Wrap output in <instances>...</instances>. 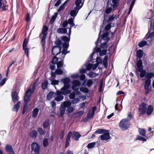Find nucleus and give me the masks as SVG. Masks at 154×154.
I'll return each mask as SVG.
<instances>
[{
	"mask_svg": "<svg viewBox=\"0 0 154 154\" xmlns=\"http://www.w3.org/2000/svg\"><path fill=\"white\" fill-rule=\"evenodd\" d=\"M143 52L141 50H137L136 52V56L137 59L140 60V59L143 57Z\"/></svg>",
	"mask_w": 154,
	"mask_h": 154,
	"instance_id": "obj_22",
	"label": "nucleus"
},
{
	"mask_svg": "<svg viewBox=\"0 0 154 154\" xmlns=\"http://www.w3.org/2000/svg\"><path fill=\"white\" fill-rule=\"evenodd\" d=\"M151 84V81L145 80L144 85V88L145 90L150 89L149 88Z\"/></svg>",
	"mask_w": 154,
	"mask_h": 154,
	"instance_id": "obj_26",
	"label": "nucleus"
},
{
	"mask_svg": "<svg viewBox=\"0 0 154 154\" xmlns=\"http://www.w3.org/2000/svg\"><path fill=\"white\" fill-rule=\"evenodd\" d=\"M5 149L6 152H8L9 154H14V152L13 150V148L11 147V146L6 145Z\"/></svg>",
	"mask_w": 154,
	"mask_h": 154,
	"instance_id": "obj_17",
	"label": "nucleus"
},
{
	"mask_svg": "<svg viewBox=\"0 0 154 154\" xmlns=\"http://www.w3.org/2000/svg\"><path fill=\"white\" fill-rule=\"evenodd\" d=\"M130 125L129 120L128 119H124L120 121L119 126L122 130H126L130 127Z\"/></svg>",
	"mask_w": 154,
	"mask_h": 154,
	"instance_id": "obj_3",
	"label": "nucleus"
},
{
	"mask_svg": "<svg viewBox=\"0 0 154 154\" xmlns=\"http://www.w3.org/2000/svg\"><path fill=\"white\" fill-rule=\"evenodd\" d=\"M112 5L110 3H107L106 8L105 10V12L109 14L111 12L112 10Z\"/></svg>",
	"mask_w": 154,
	"mask_h": 154,
	"instance_id": "obj_18",
	"label": "nucleus"
},
{
	"mask_svg": "<svg viewBox=\"0 0 154 154\" xmlns=\"http://www.w3.org/2000/svg\"><path fill=\"white\" fill-rule=\"evenodd\" d=\"M51 82V84L52 85H58L59 81L57 80H55L54 79H50Z\"/></svg>",
	"mask_w": 154,
	"mask_h": 154,
	"instance_id": "obj_45",
	"label": "nucleus"
},
{
	"mask_svg": "<svg viewBox=\"0 0 154 154\" xmlns=\"http://www.w3.org/2000/svg\"><path fill=\"white\" fill-rule=\"evenodd\" d=\"M43 144V146L44 147H46L48 146V142L47 138H45L44 139Z\"/></svg>",
	"mask_w": 154,
	"mask_h": 154,
	"instance_id": "obj_47",
	"label": "nucleus"
},
{
	"mask_svg": "<svg viewBox=\"0 0 154 154\" xmlns=\"http://www.w3.org/2000/svg\"><path fill=\"white\" fill-rule=\"evenodd\" d=\"M70 79L69 78L66 77L65 79L61 80V81H63V83L64 84V85H66L68 86H70V85L69 84L70 82Z\"/></svg>",
	"mask_w": 154,
	"mask_h": 154,
	"instance_id": "obj_23",
	"label": "nucleus"
},
{
	"mask_svg": "<svg viewBox=\"0 0 154 154\" xmlns=\"http://www.w3.org/2000/svg\"><path fill=\"white\" fill-rule=\"evenodd\" d=\"M39 109L38 108H35L32 112V116L33 118H35L38 115Z\"/></svg>",
	"mask_w": 154,
	"mask_h": 154,
	"instance_id": "obj_34",
	"label": "nucleus"
},
{
	"mask_svg": "<svg viewBox=\"0 0 154 154\" xmlns=\"http://www.w3.org/2000/svg\"><path fill=\"white\" fill-rule=\"evenodd\" d=\"M72 88L74 91H78L79 89V86L81 84V82L77 80H74L72 82Z\"/></svg>",
	"mask_w": 154,
	"mask_h": 154,
	"instance_id": "obj_7",
	"label": "nucleus"
},
{
	"mask_svg": "<svg viewBox=\"0 0 154 154\" xmlns=\"http://www.w3.org/2000/svg\"><path fill=\"white\" fill-rule=\"evenodd\" d=\"M46 37L42 36V37L41 38V44L43 47H44L45 44Z\"/></svg>",
	"mask_w": 154,
	"mask_h": 154,
	"instance_id": "obj_46",
	"label": "nucleus"
},
{
	"mask_svg": "<svg viewBox=\"0 0 154 154\" xmlns=\"http://www.w3.org/2000/svg\"><path fill=\"white\" fill-rule=\"evenodd\" d=\"M153 111V107L151 105L148 106L146 111V114L148 115H150Z\"/></svg>",
	"mask_w": 154,
	"mask_h": 154,
	"instance_id": "obj_29",
	"label": "nucleus"
},
{
	"mask_svg": "<svg viewBox=\"0 0 154 154\" xmlns=\"http://www.w3.org/2000/svg\"><path fill=\"white\" fill-rule=\"evenodd\" d=\"M94 115V113L92 112H91L90 111H89L87 113V117L88 119H91L93 117Z\"/></svg>",
	"mask_w": 154,
	"mask_h": 154,
	"instance_id": "obj_56",
	"label": "nucleus"
},
{
	"mask_svg": "<svg viewBox=\"0 0 154 154\" xmlns=\"http://www.w3.org/2000/svg\"><path fill=\"white\" fill-rule=\"evenodd\" d=\"M27 104H24L23 105V110L22 112V114H24L25 112L27 111Z\"/></svg>",
	"mask_w": 154,
	"mask_h": 154,
	"instance_id": "obj_59",
	"label": "nucleus"
},
{
	"mask_svg": "<svg viewBox=\"0 0 154 154\" xmlns=\"http://www.w3.org/2000/svg\"><path fill=\"white\" fill-rule=\"evenodd\" d=\"M109 33L107 32L103 33L101 35L102 39L101 41H100V43L101 44L100 45V47L102 48H107V43L109 40V38L108 37Z\"/></svg>",
	"mask_w": 154,
	"mask_h": 154,
	"instance_id": "obj_2",
	"label": "nucleus"
},
{
	"mask_svg": "<svg viewBox=\"0 0 154 154\" xmlns=\"http://www.w3.org/2000/svg\"><path fill=\"white\" fill-rule=\"evenodd\" d=\"M65 56L63 57V58H64ZM63 59L62 60V59L60 60V61L57 62V68H60L62 67L63 66Z\"/></svg>",
	"mask_w": 154,
	"mask_h": 154,
	"instance_id": "obj_31",
	"label": "nucleus"
},
{
	"mask_svg": "<svg viewBox=\"0 0 154 154\" xmlns=\"http://www.w3.org/2000/svg\"><path fill=\"white\" fill-rule=\"evenodd\" d=\"M146 103L143 102L139 106V111L141 114H145L146 112Z\"/></svg>",
	"mask_w": 154,
	"mask_h": 154,
	"instance_id": "obj_12",
	"label": "nucleus"
},
{
	"mask_svg": "<svg viewBox=\"0 0 154 154\" xmlns=\"http://www.w3.org/2000/svg\"><path fill=\"white\" fill-rule=\"evenodd\" d=\"M80 100L79 98H75L72 99L71 101V103H72L73 104H76L77 103L79 102Z\"/></svg>",
	"mask_w": 154,
	"mask_h": 154,
	"instance_id": "obj_49",
	"label": "nucleus"
},
{
	"mask_svg": "<svg viewBox=\"0 0 154 154\" xmlns=\"http://www.w3.org/2000/svg\"><path fill=\"white\" fill-rule=\"evenodd\" d=\"M80 91L82 92L88 93L89 92L88 89L85 87H82L80 88Z\"/></svg>",
	"mask_w": 154,
	"mask_h": 154,
	"instance_id": "obj_43",
	"label": "nucleus"
},
{
	"mask_svg": "<svg viewBox=\"0 0 154 154\" xmlns=\"http://www.w3.org/2000/svg\"><path fill=\"white\" fill-rule=\"evenodd\" d=\"M63 48L68 49L69 47V42H64L62 44Z\"/></svg>",
	"mask_w": 154,
	"mask_h": 154,
	"instance_id": "obj_62",
	"label": "nucleus"
},
{
	"mask_svg": "<svg viewBox=\"0 0 154 154\" xmlns=\"http://www.w3.org/2000/svg\"><path fill=\"white\" fill-rule=\"evenodd\" d=\"M49 119H46L43 122V126L44 128H46L48 127L49 125Z\"/></svg>",
	"mask_w": 154,
	"mask_h": 154,
	"instance_id": "obj_39",
	"label": "nucleus"
},
{
	"mask_svg": "<svg viewBox=\"0 0 154 154\" xmlns=\"http://www.w3.org/2000/svg\"><path fill=\"white\" fill-rule=\"evenodd\" d=\"M84 113L83 111H80L74 113L75 118H78L81 116Z\"/></svg>",
	"mask_w": 154,
	"mask_h": 154,
	"instance_id": "obj_41",
	"label": "nucleus"
},
{
	"mask_svg": "<svg viewBox=\"0 0 154 154\" xmlns=\"http://www.w3.org/2000/svg\"><path fill=\"white\" fill-rule=\"evenodd\" d=\"M115 17L113 15H112L110 16L108 19L107 20V23H110L111 22H112L114 20Z\"/></svg>",
	"mask_w": 154,
	"mask_h": 154,
	"instance_id": "obj_57",
	"label": "nucleus"
},
{
	"mask_svg": "<svg viewBox=\"0 0 154 154\" xmlns=\"http://www.w3.org/2000/svg\"><path fill=\"white\" fill-rule=\"evenodd\" d=\"M70 37L68 38L66 36H62L61 37V40L63 41L64 42H69L70 40Z\"/></svg>",
	"mask_w": 154,
	"mask_h": 154,
	"instance_id": "obj_38",
	"label": "nucleus"
},
{
	"mask_svg": "<svg viewBox=\"0 0 154 154\" xmlns=\"http://www.w3.org/2000/svg\"><path fill=\"white\" fill-rule=\"evenodd\" d=\"M11 97L12 101L14 103H16V102H19V97L16 91H14V92H12L11 93Z\"/></svg>",
	"mask_w": 154,
	"mask_h": 154,
	"instance_id": "obj_14",
	"label": "nucleus"
},
{
	"mask_svg": "<svg viewBox=\"0 0 154 154\" xmlns=\"http://www.w3.org/2000/svg\"><path fill=\"white\" fill-rule=\"evenodd\" d=\"M81 136V135L78 132H76L75 134L73 135L72 137V138L74 140L77 141L78 140L79 138Z\"/></svg>",
	"mask_w": 154,
	"mask_h": 154,
	"instance_id": "obj_27",
	"label": "nucleus"
},
{
	"mask_svg": "<svg viewBox=\"0 0 154 154\" xmlns=\"http://www.w3.org/2000/svg\"><path fill=\"white\" fill-rule=\"evenodd\" d=\"M54 93L53 91L50 92L47 95V99L48 100H50L54 95Z\"/></svg>",
	"mask_w": 154,
	"mask_h": 154,
	"instance_id": "obj_37",
	"label": "nucleus"
},
{
	"mask_svg": "<svg viewBox=\"0 0 154 154\" xmlns=\"http://www.w3.org/2000/svg\"><path fill=\"white\" fill-rule=\"evenodd\" d=\"M8 7L7 2L5 0L2 2V0H0V9H1V11H8Z\"/></svg>",
	"mask_w": 154,
	"mask_h": 154,
	"instance_id": "obj_8",
	"label": "nucleus"
},
{
	"mask_svg": "<svg viewBox=\"0 0 154 154\" xmlns=\"http://www.w3.org/2000/svg\"><path fill=\"white\" fill-rule=\"evenodd\" d=\"M32 151L34 154H39L40 152V146L36 142H33L31 144Z\"/></svg>",
	"mask_w": 154,
	"mask_h": 154,
	"instance_id": "obj_6",
	"label": "nucleus"
},
{
	"mask_svg": "<svg viewBox=\"0 0 154 154\" xmlns=\"http://www.w3.org/2000/svg\"><path fill=\"white\" fill-rule=\"evenodd\" d=\"M37 131L41 135H45V131L41 128H38L37 129Z\"/></svg>",
	"mask_w": 154,
	"mask_h": 154,
	"instance_id": "obj_52",
	"label": "nucleus"
},
{
	"mask_svg": "<svg viewBox=\"0 0 154 154\" xmlns=\"http://www.w3.org/2000/svg\"><path fill=\"white\" fill-rule=\"evenodd\" d=\"M106 132H108V130L103 129H98L95 132V134H104Z\"/></svg>",
	"mask_w": 154,
	"mask_h": 154,
	"instance_id": "obj_33",
	"label": "nucleus"
},
{
	"mask_svg": "<svg viewBox=\"0 0 154 154\" xmlns=\"http://www.w3.org/2000/svg\"><path fill=\"white\" fill-rule=\"evenodd\" d=\"M147 42L146 41H142L138 44V46L139 47H143L146 45Z\"/></svg>",
	"mask_w": 154,
	"mask_h": 154,
	"instance_id": "obj_53",
	"label": "nucleus"
},
{
	"mask_svg": "<svg viewBox=\"0 0 154 154\" xmlns=\"http://www.w3.org/2000/svg\"><path fill=\"white\" fill-rule=\"evenodd\" d=\"M119 0H112V2L113 3L112 6L113 8L117 7L118 5L119 2Z\"/></svg>",
	"mask_w": 154,
	"mask_h": 154,
	"instance_id": "obj_44",
	"label": "nucleus"
},
{
	"mask_svg": "<svg viewBox=\"0 0 154 154\" xmlns=\"http://www.w3.org/2000/svg\"><path fill=\"white\" fill-rule=\"evenodd\" d=\"M48 28L45 26H44L43 27L42 33L43 34L42 36L46 37L47 33L48 31Z\"/></svg>",
	"mask_w": 154,
	"mask_h": 154,
	"instance_id": "obj_24",
	"label": "nucleus"
},
{
	"mask_svg": "<svg viewBox=\"0 0 154 154\" xmlns=\"http://www.w3.org/2000/svg\"><path fill=\"white\" fill-rule=\"evenodd\" d=\"M48 84V80L45 79L43 82L42 84V90H45L47 89Z\"/></svg>",
	"mask_w": 154,
	"mask_h": 154,
	"instance_id": "obj_25",
	"label": "nucleus"
},
{
	"mask_svg": "<svg viewBox=\"0 0 154 154\" xmlns=\"http://www.w3.org/2000/svg\"><path fill=\"white\" fill-rule=\"evenodd\" d=\"M60 59L61 60V58H57L56 56H54L52 60L51 63L52 64H56L58 62V61Z\"/></svg>",
	"mask_w": 154,
	"mask_h": 154,
	"instance_id": "obj_42",
	"label": "nucleus"
},
{
	"mask_svg": "<svg viewBox=\"0 0 154 154\" xmlns=\"http://www.w3.org/2000/svg\"><path fill=\"white\" fill-rule=\"evenodd\" d=\"M90 78H94L98 75V74L93 71H90L88 74Z\"/></svg>",
	"mask_w": 154,
	"mask_h": 154,
	"instance_id": "obj_32",
	"label": "nucleus"
},
{
	"mask_svg": "<svg viewBox=\"0 0 154 154\" xmlns=\"http://www.w3.org/2000/svg\"><path fill=\"white\" fill-rule=\"evenodd\" d=\"M58 33L64 34L67 32V29L66 28H60L58 29L57 30Z\"/></svg>",
	"mask_w": 154,
	"mask_h": 154,
	"instance_id": "obj_28",
	"label": "nucleus"
},
{
	"mask_svg": "<svg viewBox=\"0 0 154 154\" xmlns=\"http://www.w3.org/2000/svg\"><path fill=\"white\" fill-rule=\"evenodd\" d=\"M24 100L25 102V103L24 104H27V103L29 101L30 97L25 95L24 97Z\"/></svg>",
	"mask_w": 154,
	"mask_h": 154,
	"instance_id": "obj_55",
	"label": "nucleus"
},
{
	"mask_svg": "<svg viewBox=\"0 0 154 154\" xmlns=\"http://www.w3.org/2000/svg\"><path fill=\"white\" fill-rule=\"evenodd\" d=\"M110 138L109 134L108 131V132H106L104 133L103 134L100 136L98 138V139L102 140H106Z\"/></svg>",
	"mask_w": 154,
	"mask_h": 154,
	"instance_id": "obj_13",
	"label": "nucleus"
},
{
	"mask_svg": "<svg viewBox=\"0 0 154 154\" xmlns=\"http://www.w3.org/2000/svg\"><path fill=\"white\" fill-rule=\"evenodd\" d=\"M108 56H106L104 57L103 60V65L106 68H107L108 66Z\"/></svg>",
	"mask_w": 154,
	"mask_h": 154,
	"instance_id": "obj_35",
	"label": "nucleus"
},
{
	"mask_svg": "<svg viewBox=\"0 0 154 154\" xmlns=\"http://www.w3.org/2000/svg\"><path fill=\"white\" fill-rule=\"evenodd\" d=\"M154 76V73L152 72H148L146 73L145 78L146 79L145 80L150 81L151 79Z\"/></svg>",
	"mask_w": 154,
	"mask_h": 154,
	"instance_id": "obj_20",
	"label": "nucleus"
},
{
	"mask_svg": "<svg viewBox=\"0 0 154 154\" xmlns=\"http://www.w3.org/2000/svg\"><path fill=\"white\" fill-rule=\"evenodd\" d=\"M102 59L100 57H97L96 59V62L97 64H98V65H99V64L102 63Z\"/></svg>",
	"mask_w": 154,
	"mask_h": 154,
	"instance_id": "obj_60",
	"label": "nucleus"
},
{
	"mask_svg": "<svg viewBox=\"0 0 154 154\" xmlns=\"http://www.w3.org/2000/svg\"><path fill=\"white\" fill-rule=\"evenodd\" d=\"M37 135V132L35 130H32L30 133L29 134V137L32 138H35Z\"/></svg>",
	"mask_w": 154,
	"mask_h": 154,
	"instance_id": "obj_30",
	"label": "nucleus"
},
{
	"mask_svg": "<svg viewBox=\"0 0 154 154\" xmlns=\"http://www.w3.org/2000/svg\"><path fill=\"white\" fill-rule=\"evenodd\" d=\"M79 10L78 9H75V8L74 7V9L70 11V14L74 18L77 15Z\"/></svg>",
	"mask_w": 154,
	"mask_h": 154,
	"instance_id": "obj_19",
	"label": "nucleus"
},
{
	"mask_svg": "<svg viewBox=\"0 0 154 154\" xmlns=\"http://www.w3.org/2000/svg\"><path fill=\"white\" fill-rule=\"evenodd\" d=\"M136 65L137 71L140 73L139 76L140 78H143L144 77H145L146 71V70L143 69L142 60H137Z\"/></svg>",
	"mask_w": 154,
	"mask_h": 154,
	"instance_id": "obj_1",
	"label": "nucleus"
},
{
	"mask_svg": "<svg viewBox=\"0 0 154 154\" xmlns=\"http://www.w3.org/2000/svg\"><path fill=\"white\" fill-rule=\"evenodd\" d=\"M36 83L35 81L34 83L33 84V85L32 86V88H29L28 89L30 90L31 92L32 93H33V92H34L35 90V86H36Z\"/></svg>",
	"mask_w": 154,
	"mask_h": 154,
	"instance_id": "obj_51",
	"label": "nucleus"
},
{
	"mask_svg": "<svg viewBox=\"0 0 154 154\" xmlns=\"http://www.w3.org/2000/svg\"><path fill=\"white\" fill-rule=\"evenodd\" d=\"M97 142H92L88 144L87 147L88 149L93 148Z\"/></svg>",
	"mask_w": 154,
	"mask_h": 154,
	"instance_id": "obj_50",
	"label": "nucleus"
},
{
	"mask_svg": "<svg viewBox=\"0 0 154 154\" xmlns=\"http://www.w3.org/2000/svg\"><path fill=\"white\" fill-rule=\"evenodd\" d=\"M28 42L26 38L24 39L23 44V49L25 51V54L26 55L27 57H29V48H27V45Z\"/></svg>",
	"mask_w": 154,
	"mask_h": 154,
	"instance_id": "obj_9",
	"label": "nucleus"
},
{
	"mask_svg": "<svg viewBox=\"0 0 154 154\" xmlns=\"http://www.w3.org/2000/svg\"><path fill=\"white\" fill-rule=\"evenodd\" d=\"M57 95V96L55 98V100L57 102H59L63 100L64 97L63 95Z\"/></svg>",
	"mask_w": 154,
	"mask_h": 154,
	"instance_id": "obj_40",
	"label": "nucleus"
},
{
	"mask_svg": "<svg viewBox=\"0 0 154 154\" xmlns=\"http://www.w3.org/2000/svg\"><path fill=\"white\" fill-rule=\"evenodd\" d=\"M107 51V50H101L100 48H95L94 50V51L90 55V61H92V58L94 55V54L96 53L98 54V53H99V55L100 56H102L103 55H105L106 54V52Z\"/></svg>",
	"mask_w": 154,
	"mask_h": 154,
	"instance_id": "obj_5",
	"label": "nucleus"
},
{
	"mask_svg": "<svg viewBox=\"0 0 154 154\" xmlns=\"http://www.w3.org/2000/svg\"><path fill=\"white\" fill-rule=\"evenodd\" d=\"M57 17V15H54L51 17L50 21V23L51 24H53L54 23V22L55 20Z\"/></svg>",
	"mask_w": 154,
	"mask_h": 154,
	"instance_id": "obj_63",
	"label": "nucleus"
},
{
	"mask_svg": "<svg viewBox=\"0 0 154 154\" xmlns=\"http://www.w3.org/2000/svg\"><path fill=\"white\" fill-rule=\"evenodd\" d=\"M69 94V97L70 99H73L75 98V94L74 93L72 92Z\"/></svg>",
	"mask_w": 154,
	"mask_h": 154,
	"instance_id": "obj_61",
	"label": "nucleus"
},
{
	"mask_svg": "<svg viewBox=\"0 0 154 154\" xmlns=\"http://www.w3.org/2000/svg\"><path fill=\"white\" fill-rule=\"evenodd\" d=\"M20 103L21 102L20 101L17 102L16 104L14 105L12 109L13 111L16 112H17L20 106Z\"/></svg>",
	"mask_w": 154,
	"mask_h": 154,
	"instance_id": "obj_21",
	"label": "nucleus"
},
{
	"mask_svg": "<svg viewBox=\"0 0 154 154\" xmlns=\"http://www.w3.org/2000/svg\"><path fill=\"white\" fill-rule=\"evenodd\" d=\"M66 109V108L65 105L64 104V102L60 105V114L59 116L60 117H63V115L65 113Z\"/></svg>",
	"mask_w": 154,
	"mask_h": 154,
	"instance_id": "obj_16",
	"label": "nucleus"
},
{
	"mask_svg": "<svg viewBox=\"0 0 154 154\" xmlns=\"http://www.w3.org/2000/svg\"><path fill=\"white\" fill-rule=\"evenodd\" d=\"M61 48L59 46H55L53 47L52 50V53L54 55H57L61 52Z\"/></svg>",
	"mask_w": 154,
	"mask_h": 154,
	"instance_id": "obj_10",
	"label": "nucleus"
},
{
	"mask_svg": "<svg viewBox=\"0 0 154 154\" xmlns=\"http://www.w3.org/2000/svg\"><path fill=\"white\" fill-rule=\"evenodd\" d=\"M64 104L66 108H67L66 111L68 113H71L72 112L74 109L73 107L71 106V103L70 102L67 101H65Z\"/></svg>",
	"mask_w": 154,
	"mask_h": 154,
	"instance_id": "obj_11",
	"label": "nucleus"
},
{
	"mask_svg": "<svg viewBox=\"0 0 154 154\" xmlns=\"http://www.w3.org/2000/svg\"><path fill=\"white\" fill-rule=\"evenodd\" d=\"M93 83V82L91 79H88L86 85L88 87H90Z\"/></svg>",
	"mask_w": 154,
	"mask_h": 154,
	"instance_id": "obj_58",
	"label": "nucleus"
},
{
	"mask_svg": "<svg viewBox=\"0 0 154 154\" xmlns=\"http://www.w3.org/2000/svg\"><path fill=\"white\" fill-rule=\"evenodd\" d=\"M70 86L64 85V86L61 88L60 91H57L56 94L57 95H63L66 96L67 95L70 94L71 91L69 89Z\"/></svg>",
	"mask_w": 154,
	"mask_h": 154,
	"instance_id": "obj_4",
	"label": "nucleus"
},
{
	"mask_svg": "<svg viewBox=\"0 0 154 154\" xmlns=\"http://www.w3.org/2000/svg\"><path fill=\"white\" fill-rule=\"evenodd\" d=\"M84 2L82 0H76L75 2L76 6L75 8V9L79 10L82 7Z\"/></svg>",
	"mask_w": 154,
	"mask_h": 154,
	"instance_id": "obj_15",
	"label": "nucleus"
},
{
	"mask_svg": "<svg viewBox=\"0 0 154 154\" xmlns=\"http://www.w3.org/2000/svg\"><path fill=\"white\" fill-rule=\"evenodd\" d=\"M111 27V26L110 24H109L106 25L105 27V29L106 31H108L110 29Z\"/></svg>",
	"mask_w": 154,
	"mask_h": 154,
	"instance_id": "obj_64",
	"label": "nucleus"
},
{
	"mask_svg": "<svg viewBox=\"0 0 154 154\" xmlns=\"http://www.w3.org/2000/svg\"><path fill=\"white\" fill-rule=\"evenodd\" d=\"M139 132L140 134L142 136H144L146 134V131L144 129H139Z\"/></svg>",
	"mask_w": 154,
	"mask_h": 154,
	"instance_id": "obj_54",
	"label": "nucleus"
},
{
	"mask_svg": "<svg viewBox=\"0 0 154 154\" xmlns=\"http://www.w3.org/2000/svg\"><path fill=\"white\" fill-rule=\"evenodd\" d=\"M74 18L71 17L67 21L68 23L70 25L71 27H72L75 26V24L73 22Z\"/></svg>",
	"mask_w": 154,
	"mask_h": 154,
	"instance_id": "obj_36",
	"label": "nucleus"
},
{
	"mask_svg": "<svg viewBox=\"0 0 154 154\" xmlns=\"http://www.w3.org/2000/svg\"><path fill=\"white\" fill-rule=\"evenodd\" d=\"M63 73V71L59 68H57L55 71V73L57 75H61Z\"/></svg>",
	"mask_w": 154,
	"mask_h": 154,
	"instance_id": "obj_48",
	"label": "nucleus"
}]
</instances>
